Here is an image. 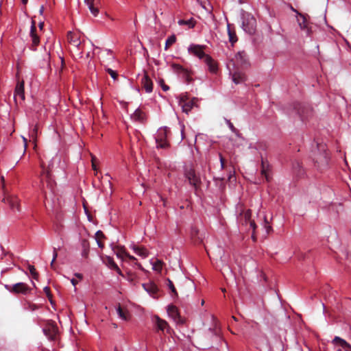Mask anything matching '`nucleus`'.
Here are the masks:
<instances>
[{
	"label": "nucleus",
	"instance_id": "nucleus-11",
	"mask_svg": "<svg viewBox=\"0 0 351 351\" xmlns=\"http://www.w3.org/2000/svg\"><path fill=\"white\" fill-rule=\"evenodd\" d=\"M297 21L301 29L305 32L306 36H311L312 34L311 27L307 21L306 16L301 13H298Z\"/></svg>",
	"mask_w": 351,
	"mask_h": 351
},
{
	"label": "nucleus",
	"instance_id": "nucleus-14",
	"mask_svg": "<svg viewBox=\"0 0 351 351\" xmlns=\"http://www.w3.org/2000/svg\"><path fill=\"white\" fill-rule=\"evenodd\" d=\"M30 36L32 38V47L31 49L34 51L36 49V47L40 43V38L36 34V27L35 21H32L31 29H30Z\"/></svg>",
	"mask_w": 351,
	"mask_h": 351
},
{
	"label": "nucleus",
	"instance_id": "nucleus-43",
	"mask_svg": "<svg viewBox=\"0 0 351 351\" xmlns=\"http://www.w3.org/2000/svg\"><path fill=\"white\" fill-rule=\"evenodd\" d=\"M43 291L46 294L47 297L48 298L49 300L50 301V302L52 304V295L51 293L50 288L49 287H44Z\"/></svg>",
	"mask_w": 351,
	"mask_h": 351
},
{
	"label": "nucleus",
	"instance_id": "nucleus-58",
	"mask_svg": "<svg viewBox=\"0 0 351 351\" xmlns=\"http://www.w3.org/2000/svg\"><path fill=\"white\" fill-rule=\"evenodd\" d=\"M92 167L94 170H96V165L94 161L92 162Z\"/></svg>",
	"mask_w": 351,
	"mask_h": 351
},
{
	"label": "nucleus",
	"instance_id": "nucleus-24",
	"mask_svg": "<svg viewBox=\"0 0 351 351\" xmlns=\"http://www.w3.org/2000/svg\"><path fill=\"white\" fill-rule=\"evenodd\" d=\"M195 101L196 99L193 98L190 101H184L182 104H181L182 111L186 114H189V112L192 110L193 106H195Z\"/></svg>",
	"mask_w": 351,
	"mask_h": 351
},
{
	"label": "nucleus",
	"instance_id": "nucleus-6",
	"mask_svg": "<svg viewBox=\"0 0 351 351\" xmlns=\"http://www.w3.org/2000/svg\"><path fill=\"white\" fill-rule=\"evenodd\" d=\"M5 289L13 294L27 295L30 293L32 289L24 282H18L13 285H5Z\"/></svg>",
	"mask_w": 351,
	"mask_h": 351
},
{
	"label": "nucleus",
	"instance_id": "nucleus-3",
	"mask_svg": "<svg viewBox=\"0 0 351 351\" xmlns=\"http://www.w3.org/2000/svg\"><path fill=\"white\" fill-rule=\"evenodd\" d=\"M40 167L42 168L40 176V187L43 191L47 188L52 191L56 185L51 173V169L53 168V162L51 161L47 167L44 162H41Z\"/></svg>",
	"mask_w": 351,
	"mask_h": 351
},
{
	"label": "nucleus",
	"instance_id": "nucleus-32",
	"mask_svg": "<svg viewBox=\"0 0 351 351\" xmlns=\"http://www.w3.org/2000/svg\"><path fill=\"white\" fill-rule=\"evenodd\" d=\"M82 256L86 258L88 257L89 248H90L88 241L86 239L82 240Z\"/></svg>",
	"mask_w": 351,
	"mask_h": 351
},
{
	"label": "nucleus",
	"instance_id": "nucleus-64",
	"mask_svg": "<svg viewBox=\"0 0 351 351\" xmlns=\"http://www.w3.org/2000/svg\"><path fill=\"white\" fill-rule=\"evenodd\" d=\"M106 51H107L108 53H112V51H111L110 50H107V49H106Z\"/></svg>",
	"mask_w": 351,
	"mask_h": 351
},
{
	"label": "nucleus",
	"instance_id": "nucleus-62",
	"mask_svg": "<svg viewBox=\"0 0 351 351\" xmlns=\"http://www.w3.org/2000/svg\"><path fill=\"white\" fill-rule=\"evenodd\" d=\"M1 180V182H2L3 187L4 188V178L2 176Z\"/></svg>",
	"mask_w": 351,
	"mask_h": 351
},
{
	"label": "nucleus",
	"instance_id": "nucleus-57",
	"mask_svg": "<svg viewBox=\"0 0 351 351\" xmlns=\"http://www.w3.org/2000/svg\"><path fill=\"white\" fill-rule=\"evenodd\" d=\"M23 142L25 143V147H27V140L26 138L23 137Z\"/></svg>",
	"mask_w": 351,
	"mask_h": 351
},
{
	"label": "nucleus",
	"instance_id": "nucleus-52",
	"mask_svg": "<svg viewBox=\"0 0 351 351\" xmlns=\"http://www.w3.org/2000/svg\"><path fill=\"white\" fill-rule=\"evenodd\" d=\"M97 243L100 248H103L104 247V244L101 242V240H97Z\"/></svg>",
	"mask_w": 351,
	"mask_h": 351
},
{
	"label": "nucleus",
	"instance_id": "nucleus-12",
	"mask_svg": "<svg viewBox=\"0 0 351 351\" xmlns=\"http://www.w3.org/2000/svg\"><path fill=\"white\" fill-rule=\"evenodd\" d=\"M14 99L16 104L25 100L24 81L18 80L14 89Z\"/></svg>",
	"mask_w": 351,
	"mask_h": 351
},
{
	"label": "nucleus",
	"instance_id": "nucleus-8",
	"mask_svg": "<svg viewBox=\"0 0 351 351\" xmlns=\"http://www.w3.org/2000/svg\"><path fill=\"white\" fill-rule=\"evenodd\" d=\"M154 75L152 71H144L143 75L141 80V84L146 93H151L153 90V82L152 77Z\"/></svg>",
	"mask_w": 351,
	"mask_h": 351
},
{
	"label": "nucleus",
	"instance_id": "nucleus-7",
	"mask_svg": "<svg viewBox=\"0 0 351 351\" xmlns=\"http://www.w3.org/2000/svg\"><path fill=\"white\" fill-rule=\"evenodd\" d=\"M252 212L250 209L245 210L242 209L237 217V221L242 225H246L247 223H250V228L254 230L256 228V223L254 221L251 219Z\"/></svg>",
	"mask_w": 351,
	"mask_h": 351
},
{
	"label": "nucleus",
	"instance_id": "nucleus-13",
	"mask_svg": "<svg viewBox=\"0 0 351 351\" xmlns=\"http://www.w3.org/2000/svg\"><path fill=\"white\" fill-rule=\"evenodd\" d=\"M171 66L173 72L180 75L186 81L189 82L191 80L190 73L187 69H185L182 65L176 63H173Z\"/></svg>",
	"mask_w": 351,
	"mask_h": 351
},
{
	"label": "nucleus",
	"instance_id": "nucleus-38",
	"mask_svg": "<svg viewBox=\"0 0 351 351\" xmlns=\"http://www.w3.org/2000/svg\"><path fill=\"white\" fill-rule=\"evenodd\" d=\"M176 41V37L175 35L170 36L166 40L165 49L167 50L170 46L174 44Z\"/></svg>",
	"mask_w": 351,
	"mask_h": 351
},
{
	"label": "nucleus",
	"instance_id": "nucleus-15",
	"mask_svg": "<svg viewBox=\"0 0 351 351\" xmlns=\"http://www.w3.org/2000/svg\"><path fill=\"white\" fill-rule=\"evenodd\" d=\"M68 42L74 47L79 48L81 45L80 36L78 33L69 32L67 33Z\"/></svg>",
	"mask_w": 351,
	"mask_h": 351
},
{
	"label": "nucleus",
	"instance_id": "nucleus-61",
	"mask_svg": "<svg viewBox=\"0 0 351 351\" xmlns=\"http://www.w3.org/2000/svg\"><path fill=\"white\" fill-rule=\"evenodd\" d=\"M291 10L295 12L296 13V14L298 15V13H299V12L295 9H294L292 6H291Z\"/></svg>",
	"mask_w": 351,
	"mask_h": 351
},
{
	"label": "nucleus",
	"instance_id": "nucleus-50",
	"mask_svg": "<svg viewBox=\"0 0 351 351\" xmlns=\"http://www.w3.org/2000/svg\"><path fill=\"white\" fill-rule=\"evenodd\" d=\"M219 160H220V163H221V169H223L224 166H225L224 159L221 154H219Z\"/></svg>",
	"mask_w": 351,
	"mask_h": 351
},
{
	"label": "nucleus",
	"instance_id": "nucleus-55",
	"mask_svg": "<svg viewBox=\"0 0 351 351\" xmlns=\"http://www.w3.org/2000/svg\"><path fill=\"white\" fill-rule=\"evenodd\" d=\"M38 27L40 29H43V28L44 27V23L43 22L40 23L38 25Z\"/></svg>",
	"mask_w": 351,
	"mask_h": 351
},
{
	"label": "nucleus",
	"instance_id": "nucleus-28",
	"mask_svg": "<svg viewBox=\"0 0 351 351\" xmlns=\"http://www.w3.org/2000/svg\"><path fill=\"white\" fill-rule=\"evenodd\" d=\"M117 256L119 258H123L124 257L128 258L130 261H135L136 258L133 256L130 255L128 252H125V250L121 247L119 248L117 252H116Z\"/></svg>",
	"mask_w": 351,
	"mask_h": 351
},
{
	"label": "nucleus",
	"instance_id": "nucleus-40",
	"mask_svg": "<svg viewBox=\"0 0 351 351\" xmlns=\"http://www.w3.org/2000/svg\"><path fill=\"white\" fill-rule=\"evenodd\" d=\"M105 70L114 80H117L118 73L116 71H114L110 68H106Z\"/></svg>",
	"mask_w": 351,
	"mask_h": 351
},
{
	"label": "nucleus",
	"instance_id": "nucleus-51",
	"mask_svg": "<svg viewBox=\"0 0 351 351\" xmlns=\"http://www.w3.org/2000/svg\"><path fill=\"white\" fill-rule=\"evenodd\" d=\"M29 308L31 310V311H35L36 309L38 308V306L35 304H30L29 305Z\"/></svg>",
	"mask_w": 351,
	"mask_h": 351
},
{
	"label": "nucleus",
	"instance_id": "nucleus-2",
	"mask_svg": "<svg viewBox=\"0 0 351 351\" xmlns=\"http://www.w3.org/2000/svg\"><path fill=\"white\" fill-rule=\"evenodd\" d=\"M312 157L317 170L323 171L328 167L330 157L325 145L317 144V149L313 152Z\"/></svg>",
	"mask_w": 351,
	"mask_h": 351
},
{
	"label": "nucleus",
	"instance_id": "nucleus-53",
	"mask_svg": "<svg viewBox=\"0 0 351 351\" xmlns=\"http://www.w3.org/2000/svg\"><path fill=\"white\" fill-rule=\"evenodd\" d=\"M71 282L73 286H75L78 282L77 280L74 278L71 279Z\"/></svg>",
	"mask_w": 351,
	"mask_h": 351
},
{
	"label": "nucleus",
	"instance_id": "nucleus-46",
	"mask_svg": "<svg viewBox=\"0 0 351 351\" xmlns=\"http://www.w3.org/2000/svg\"><path fill=\"white\" fill-rule=\"evenodd\" d=\"M226 123L232 132L235 133L237 132V128L234 126L232 123L229 119H226Z\"/></svg>",
	"mask_w": 351,
	"mask_h": 351
},
{
	"label": "nucleus",
	"instance_id": "nucleus-23",
	"mask_svg": "<svg viewBox=\"0 0 351 351\" xmlns=\"http://www.w3.org/2000/svg\"><path fill=\"white\" fill-rule=\"evenodd\" d=\"M293 172L299 178L304 175V170L298 161H295L293 163Z\"/></svg>",
	"mask_w": 351,
	"mask_h": 351
},
{
	"label": "nucleus",
	"instance_id": "nucleus-9",
	"mask_svg": "<svg viewBox=\"0 0 351 351\" xmlns=\"http://www.w3.org/2000/svg\"><path fill=\"white\" fill-rule=\"evenodd\" d=\"M204 48L205 46L204 45L191 44L188 48V51L190 54L196 56L204 62L206 57L209 56L208 54L205 53L204 51Z\"/></svg>",
	"mask_w": 351,
	"mask_h": 351
},
{
	"label": "nucleus",
	"instance_id": "nucleus-41",
	"mask_svg": "<svg viewBox=\"0 0 351 351\" xmlns=\"http://www.w3.org/2000/svg\"><path fill=\"white\" fill-rule=\"evenodd\" d=\"M29 270L33 278L37 280L38 278V273L36 271L35 267L33 265H29Z\"/></svg>",
	"mask_w": 351,
	"mask_h": 351
},
{
	"label": "nucleus",
	"instance_id": "nucleus-20",
	"mask_svg": "<svg viewBox=\"0 0 351 351\" xmlns=\"http://www.w3.org/2000/svg\"><path fill=\"white\" fill-rule=\"evenodd\" d=\"M332 343L339 346L345 351H351V346L346 340L339 337H335L332 340Z\"/></svg>",
	"mask_w": 351,
	"mask_h": 351
},
{
	"label": "nucleus",
	"instance_id": "nucleus-26",
	"mask_svg": "<svg viewBox=\"0 0 351 351\" xmlns=\"http://www.w3.org/2000/svg\"><path fill=\"white\" fill-rule=\"evenodd\" d=\"M133 250L137 255L141 256L142 258H146L149 254L148 250L142 246L134 245Z\"/></svg>",
	"mask_w": 351,
	"mask_h": 351
},
{
	"label": "nucleus",
	"instance_id": "nucleus-63",
	"mask_svg": "<svg viewBox=\"0 0 351 351\" xmlns=\"http://www.w3.org/2000/svg\"><path fill=\"white\" fill-rule=\"evenodd\" d=\"M154 291H155V294H156V292H157V287H156V285H155V289H154Z\"/></svg>",
	"mask_w": 351,
	"mask_h": 351
},
{
	"label": "nucleus",
	"instance_id": "nucleus-31",
	"mask_svg": "<svg viewBox=\"0 0 351 351\" xmlns=\"http://www.w3.org/2000/svg\"><path fill=\"white\" fill-rule=\"evenodd\" d=\"M107 262L106 264L108 265V267L112 269H114L119 274L122 275V272L118 265L115 263L113 258L111 257H107L106 258Z\"/></svg>",
	"mask_w": 351,
	"mask_h": 351
},
{
	"label": "nucleus",
	"instance_id": "nucleus-35",
	"mask_svg": "<svg viewBox=\"0 0 351 351\" xmlns=\"http://www.w3.org/2000/svg\"><path fill=\"white\" fill-rule=\"evenodd\" d=\"M38 126L35 125L30 133V138H31L30 141H32L34 143V146L36 145V141L37 136H38Z\"/></svg>",
	"mask_w": 351,
	"mask_h": 351
},
{
	"label": "nucleus",
	"instance_id": "nucleus-54",
	"mask_svg": "<svg viewBox=\"0 0 351 351\" xmlns=\"http://www.w3.org/2000/svg\"><path fill=\"white\" fill-rule=\"evenodd\" d=\"M44 9H45V8H44V6H43V5H42V6L40 7V10H39V13H40V14H43Z\"/></svg>",
	"mask_w": 351,
	"mask_h": 351
},
{
	"label": "nucleus",
	"instance_id": "nucleus-44",
	"mask_svg": "<svg viewBox=\"0 0 351 351\" xmlns=\"http://www.w3.org/2000/svg\"><path fill=\"white\" fill-rule=\"evenodd\" d=\"M264 228H265L266 230V232L267 234H269L271 231H272V228L271 226L269 224V222L266 218V217H265L264 218Z\"/></svg>",
	"mask_w": 351,
	"mask_h": 351
},
{
	"label": "nucleus",
	"instance_id": "nucleus-29",
	"mask_svg": "<svg viewBox=\"0 0 351 351\" xmlns=\"http://www.w3.org/2000/svg\"><path fill=\"white\" fill-rule=\"evenodd\" d=\"M117 311L120 318L125 321L130 319V315L127 309L122 308L121 306L119 305Z\"/></svg>",
	"mask_w": 351,
	"mask_h": 351
},
{
	"label": "nucleus",
	"instance_id": "nucleus-60",
	"mask_svg": "<svg viewBox=\"0 0 351 351\" xmlns=\"http://www.w3.org/2000/svg\"><path fill=\"white\" fill-rule=\"evenodd\" d=\"M154 160H155V165H158V158H157L155 156Z\"/></svg>",
	"mask_w": 351,
	"mask_h": 351
},
{
	"label": "nucleus",
	"instance_id": "nucleus-33",
	"mask_svg": "<svg viewBox=\"0 0 351 351\" xmlns=\"http://www.w3.org/2000/svg\"><path fill=\"white\" fill-rule=\"evenodd\" d=\"M195 23V21L193 18L188 20L180 19L178 21V24L180 25H187L189 28H193Z\"/></svg>",
	"mask_w": 351,
	"mask_h": 351
},
{
	"label": "nucleus",
	"instance_id": "nucleus-47",
	"mask_svg": "<svg viewBox=\"0 0 351 351\" xmlns=\"http://www.w3.org/2000/svg\"><path fill=\"white\" fill-rule=\"evenodd\" d=\"M96 240H101L102 239H105V235L102 231L98 230L95 234Z\"/></svg>",
	"mask_w": 351,
	"mask_h": 351
},
{
	"label": "nucleus",
	"instance_id": "nucleus-27",
	"mask_svg": "<svg viewBox=\"0 0 351 351\" xmlns=\"http://www.w3.org/2000/svg\"><path fill=\"white\" fill-rule=\"evenodd\" d=\"M158 329L165 331L168 328V324L167 322L162 320L158 316L155 315V327Z\"/></svg>",
	"mask_w": 351,
	"mask_h": 351
},
{
	"label": "nucleus",
	"instance_id": "nucleus-37",
	"mask_svg": "<svg viewBox=\"0 0 351 351\" xmlns=\"http://www.w3.org/2000/svg\"><path fill=\"white\" fill-rule=\"evenodd\" d=\"M143 287L147 291L152 297H154V282H151L150 284H143Z\"/></svg>",
	"mask_w": 351,
	"mask_h": 351
},
{
	"label": "nucleus",
	"instance_id": "nucleus-36",
	"mask_svg": "<svg viewBox=\"0 0 351 351\" xmlns=\"http://www.w3.org/2000/svg\"><path fill=\"white\" fill-rule=\"evenodd\" d=\"M168 313L173 317H176L179 315L178 309L174 305L168 306Z\"/></svg>",
	"mask_w": 351,
	"mask_h": 351
},
{
	"label": "nucleus",
	"instance_id": "nucleus-42",
	"mask_svg": "<svg viewBox=\"0 0 351 351\" xmlns=\"http://www.w3.org/2000/svg\"><path fill=\"white\" fill-rule=\"evenodd\" d=\"M163 263L158 259L155 260V271L160 272L162 268Z\"/></svg>",
	"mask_w": 351,
	"mask_h": 351
},
{
	"label": "nucleus",
	"instance_id": "nucleus-16",
	"mask_svg": "<svg viewBox=\"0 0 351 351\" xmlns=\"http://www.w3.org/2000/svg\"><path fill=\"white\" fill-rule=\"evenodd\" d=\"M204 64L208 66V71L213 74L217 73L218 66L216 61L209 55L206 57L204 61Z\"/></svg>",
	"mask_w": 351,
	"mask_h": 351
},
{
	"label": "nucleus",
	"instance_id": "nucleus-10",
	"mask_svg": "<svg viewBox=\"0 0 351 351\" xmlns=\"http://www.w3.org/2000/svg\"><path fill=\"white\" fill-rule=\"evenodd\" d=\"M295 109L296 110L297 113L299 114L302 121H304L313 114L312 108L307 105L298 103L295 104Z\"/></svg>",
	"mask_w": 351,
	"mask_h": 351
},
{
	"label": "nucleus",
	"instance_id": "nucleus-49",
	"mask_svg": "<svg viewBox=\"0 0 351 351\" xmlns=\"http://www.w3.org/2000/svg\"><path fill=\"white\" fill-rule=\"evenodd\" d=\"M158 83L161 86V87L164 91H167L169 89V87L165 84L163 80H160Z\"/></svg>",
	"mask_w": 351,
	"mask_h": 351
},
{
	"label": "nucleus",
	"instance_id": "nucleus-59",
	"mask_svg": "<svg viewBox=\"0 0 351 351\" xmlns=\"http://www.w3.org/2000/svg\"><path fill=\"white\" fill-rule=\"evenodd\" d=\"M21 2L23 5H26L28 2V0H21Z\"/></svg>",
	"mask_w": 351,
	"mask_h": 351
},
{
	"label": "nucleus",
	"instance_id": "nucleus-48",
	"mask_svg": "<svg viewBox=\"0 0 351 351\" xmlns=\"http://www.w3.org/2000/svg\"><path fill=\"white\" fill-rule=\"evenodd\" d=\"M57 256H58L57 249L55 247V248L53 249V259H52L51 263V267L52 268H54V262H55V261H56V259Z\"/></svg>",
	"mask_w": 351,
	"mask_h": 351
},
{
	"label": "nucleus",
	"instance_id": "nucleus-39",
	"mask_svg": "<svg viewBox=\"0 0 351 351\" xmlns=\"http://www.w3.org/2000/svg\"><path fill=\"white\" fill-rule=\"evenodd\" d=\"M167 286L169 287V289L171 290V293H172V296H178V293H177V291L176 289V287L173 283V282L170 280V279H167Z\"/></svg>",
	"mask_w": 351,
	"mask_h": 351
},
{
	"label": "nucleus",
	"instance_id": "nucleus-56",
	"mask_svg": "<svg viewBox=\"0 0 351 351\" xmlns=\"http://www.w3.org/2000/svg\"><path fill=\"white\" fill-rule=\"evenodd\" d=\"M75 276L80 279L82 278V275L81 274H75Z\"/></svg>",
	"mask_w": 351,
	"mask_h": 351
},
{
	"label": "nucleus",
	"instance_id": "nucleus-4",
	"mask_svg": "<svg viewBox=\"0 0 351 351\" xmlns=\"http://www.w3.org/2000/svg\"><path fill=\"white\" fill-rule=\"evenodd\" d=\"M243 29L247 34L252 35L255 33L256 27V20L254 16L250 13H245L242 16Z\"/></svg>",
	"mask_w": 351,
	"mask_h": 351
},
{
	"label": "nucleus",
	"instance_id": "nucleus-30",
	"mask_svg": "<svg viewBox=\"0 0 351 351\" xmlns=\"http://www.w3.org/2000/svg\"><path fill=\"white\" fill-rule=\"evenodd\" d=\"M235 58L237 61L241 63L242 65H245L247 64V57L245 51L238 52L235 56Z\"/></svg>",
	"mask_w": 351,
	"mask_h": 351
},
{
	"label": "nucleus",
	"instance_id": "nucleus-21",
	"mask_svg": "<svg viewBox=\"0 0 351 351\" xmlns=\"http://www.w3.org/2000/svg\"><path fill=\"white\" fill-rule=\"evenodd\" d=\"M45 335L51 340L56 339L57 328L53 325H49L43 328Z\"/></svg>",
	"mask_w": 351,
	"mask_h": 351
},
{
	"label": "nucleus",
	"instance_id": "nucleus-22",
	"mask_svg": "<svg viewBox=\"0 0 351 351\" xmlns=\"http://www.w3.org/2000/svg\"><path fill=\"white\" fill-rule=\"evenodd\" d=\"M227 29L229 42L231 43L232 45H234V44L236 43L238 40L235 29L234 27L232 28L231 25L230 23H228Z\"/></svg>",
	"mask_w": 351,
	"mask_h": 351
},
{
	"label": "nucleus",
	"instance_id": "nucleus-5",
	"mask_svg": "<svg viewBox=\"0 0 351 351\" xmlns=\"http://www.w3.org/2000/svg\"><path fill=\"white\" fill-rule=\"evenodd\" d=\"M184 177L188 180L189 184L197 190L202 183L200 177L192 167H185Z\"/></svg>",
	"mask_w": 351,
	"mask_h": 351
},
{
	"label": "nucleus",
	"instance_id": "nucleus-45",
	"mask_svg": "<svg viewBox=\"0 0 351 351\" xmlns=\"http://www.w3.org/2000/svg\"><path fill=\"white\" fill-rule=\"evenodd\" d=\"M267 169H266V167H265V162H264L263 161H262V169H261V174H262L263 176H265V177L266 180H267V181H269V176H268V174H267Z\"/></svg>",
	"mask_w": 351,
	"mask_h": 351
},
{
	"label": "nucleus",
	"instance_id": "nucleus-25",
	"mask_svg": "<svg viewBox=\"0 0 351 351\" xmlns=\"http://www.w3.org/2000/svg\"><path fill=\"white\" fill-rule=\"evenodd\" d=\"M131 118L135 121L143 123L145 119V114L142 110L137 109L131 115Z\"/></svg>",
	"mask_w": 351,
	"mask_h": 351
},
{
	"label": "nucleus",
	"instance_id": "nucleus-18",
	"mask_svg": "<svg viewBox=\"0 0 351 351\" xmlns=\"http://www.w3.org/2000/svg\"><path fill=\"white\" fill-rule=\"evenodd\" d=\"M232 80L236 84H241L247 80L246 75L241 71H235L232 75Z\"/></svg>",
	"mask_w": 351,
	"mask_h": 351
},
{
	"label": "nucleus",
	"instance_id": "nucleus-17",
	"mask_svg": "<svg viewBox=\"0 0 351 351\" xmlns=\"http://www.w3.org/2000/svg\"><path fill=\"white\" fill-rule=\"evenodd\" d=\"M3 202L5 204H9L12 210L16 209L20 211L19 199L16 197L8 196L3 199Z\"/></svg>",
	"mask_w": 351,
	"mask_h": 351
},
{
	"label": "nucleus",
	"instance_id": "nucleus-19",
	"mask_svg": "<svg viewBox=\"0 0 351 351\" xmlns=\"http://www.w3.org/2000/svg\"><path fill=\"white\" fill-rule=\"evenodd\" d=\"M98 0H84L85 4L88 6L89 10L94 16L99 14V8L97 6Z\"/></svg>",
	"mask_w": 351,
	"mask_h": 351
},
{
	"label": "nucleus",
	"instance_id": "nucleus-1",
	"mask_svg": "<svg viewBox=\"0 0 351 351\" xmlns=\"http://www.w3.org/2000/svg\"><path fill=\"white\" fill-rule=\"evenodd\" d=\"M171 132L170 129L166 126L160 128L155 136V147L162 156H167L169 154L171 143L170 138Z\"/></svg>",
	"mask_w": 351,
	"mask_h": 351
},
{
	"label": "nucleus",
	"instance_id": "nucleus-34",
	"mask_svg": "<svg viewBox=\"0 0 351 351\" xmlns=\"http://www.w3.org/2000/svg\"><path fill=\"white\" fill-rule=\"evenodd\" d=\"M201 6L208 12L213 10V7L207 0H197Z\"/></svg>",
	"mask_w": 351,
	"mask_h": 351
}]
</instances>
